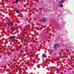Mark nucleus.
<instances>
[{
  "label": "nucleus",
  "instance_id": "obj_5",
  "mask_svg": "<svg viewBox=\"0 0 74 74\" xmlns=\"http://www.w3.org/2000/svg\"><path fill=\"white\" fill-rule=\"evenodd\" d=\"M58 46V44H55L54 46V48H56V47H57V46Z\"/></svg>",
  "mask_w": 74,
  "mask_h": 74
},
{
  "label": "nucleus",
  "instance_id": "obj_2",
  "mask_svg": "<svg viewBox=\"0 0 74 74\" xmlns=\"http://www.w3.org/2000/svg\"><path fill=\"white\" fill-rule=\"evenodd\" d=\"M42 21L44 22H45L47 21V19L46 18H42Z\"/></svg>",
  "mask_w": 74,
  "mask_h": 74
},
{
  "label": "nucleus",
  "instance_id": "obj_14",
  "mask_svg": "<svg viewBox=\"0 0 74 74\" xmlns=\"http://www.w3.org/2000/svg\"><path fill=\"white\" fill-rule=\"evenodd\" d=\"M34 20L35 21V20H36V19L35 18H34Z\"/></svg>",
  "mask_w": 74,
  "mask_h": 74
},
{
  "label": "nucleus",
  "instance_id": "obj_10",
  "mask_svg": "<svg viewBox=\"0 0 74 74\" xmlns=\"http://www.w3.org/2000/svg\"><path fill=\"white\" fill-rule=\"evenodd\" d=\"M16 13H17L18 14V13H19V11H16Z\"/></svg>",
  "mask_w": 74,
  "mask_h": 74
},
{
  "label": "nucleus",
  "instance_id": "obj_13",
  "mask_svg": "<svg viewBox=\"0 0 74 74\" xmlns=\"http://www.w3.org/2000/svg\"><path fill=\"white\" fill-rule=\"evenodd\" d=\"M63 0V1H65V0Z\"/></svg>",
  "mask_w": 74,
  "mask_h": 74
},
{
  "label": "nucleus",
  "instance_id": "obj_9",
  "mask_svg": "<svg viewBox=\"0 0 74 74\" xmlns=\"http://www.w3.org/2000/svg\"><path fill=\"white\" fill-rule=\"evenodd\" d=\"M64 3V1H61V3Z\"/></svg>",
  "mask_w": 74,
  "mask_h": 74
},
{
  "label": "nucleus",
  "instance_id": "obj_4",
  "mask_svg": "<svg viewBox=\"0 0 74 74\" xmlns=\"http://www.w3.org/2000/svg\"><path fill=\"white\" fill-rule=\"evenodd\" d=\"M47 55L45 54H43L42 55V58H46Z\"/></svg>",
  "mask_w": 74,
  "mask_h": 74
},
{
  "label": "nucleus",
  "instance_id": "obj_12",
  "mask_svg": "<svg viewBox=\"0 0 74 74\" xmlns=\"http://www.w3.org/2000/svg\"><path fill=\"white\" fill-rule=\"evenodd\" d=\"M25 69L26 70H27V68H25Z\"/></svg>",
  "mask_w": 74,
  "mask_h": 74
},
{
  "label": "nucleus",
  "instance_id": "obj_3",
  "mask_svg": "<svg viewBox=\"0 0 74 74\" xmlns=\"http://www.w3.org/2000/svg\"><path fill=\"white\" fill-rule=\"evenodd\" d=\"M15 36H11L10 37V40H12V39H14L15 38Z\"/></svg>",
  "mask_w": 74,
  "mask_h": 74
},
{
  "label": "nucleus",
  "instance_id": "obj_6",
  "mask_svg": "<svg viewBox=\"0 0 74 74\" xmlns=\"http://www.w3.org/2000/svg\"><path fill=\"white\" fill-rule=\"evenodd\" d=\"M59 7H61L62 8V7H63V4L61 3L60 4V5H59Z\"/></svg>",
  "mask_w": 74,
  "mask_h": 74
},
{
  "label": "nucleus",
  "instance_id": "obj_1",
  "mask_svg": "<svg viewBox=\"0 0 74 74\" xmlns=\"http://www.w3.org/2000/svg\"><path fill=\"white\" fill-rule=\"evenodd\" d=\"M7 25L9 26H12L14 25V23L12 22H9L8 23Z\"/></svg>",
  "mask_w": 74,
  "mask_h": 74
},
{
  "label": "nucleus",
  "instance_id": "obj_7",
  "mask_svg": "<svg viewBox=\"0 0 74 74\" xmlns=\"http://www.w3.org/2000/svg\"><path fill=\"white\" fill-rule=\"evenodd\" d=\"M25 38V36H23L21 38H20L21 40H23V39H24V38Z\"/></svg>",
  "mask_w": 74,
  "mask_h": 74
},
{
  "label": "nucleus",
  "instance_id": "obj_11",
  "mask_svg": "<svg viewBox=\"0 0 74 74\" xmlns=\"http://www.w3.org/2000/svg\"><path fill=\"white\" fill-rule=\"evenodd\" d=\"M12 31H13V32H14V31H15V29H13L12 30Z\"/></svg>",
  "mask_w": 74,
  "mask_h": 74
},
{
  "label": "nucleus",
  "instance_id": "obj_8",
  "mask_svg": "<svg viewBox=\"0 0 74 74\" xmlns=\"http://www.w3.org/2000/svg\"><path fill=\"white\" fill-rule=\"evenodd\" d=\"M19 2V0H16V4H18Z\"/></svg>",
  "mask_w": 74,
  "mask_h": 74
},
{
  "label": "nucleus",
  "instance_id": "obj_15",
  "mask_svg": "<svg viewBox=\"0 0 74 74\" xmlns=\"http://www.w3.org/2000/svg\"><path fill=\"white\" fill-rule=\"evenodd\" d=\"M49 26H51V25H49Z\"/></svg>",
  "mask_w": 74,
  "mask_h": 74
}]
</instances>
